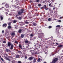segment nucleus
Here are the masks:
<instances>
[{"label":"nucleus","instance_id":"56","mask_svg":"<svg viewBox=\"0 0 63 63\" xmlns=\"http://www.w3.org/2000/svg\"><path fill=\"white\" fill-rule=\"evenodd\" d=\"M30 63H32V62H30Z\"/></svg>","mask_w":63,"mask_h":63},{"label":"nucleus","instance_id":"57","mask_svg":"<svg viewBox=\"0 0 63 63\" xmlns=\"http://www.w3.org/2000/svg\"><path fill=\"white\" fill-rule=\"evenodd\" d=\"M15 28H17V27H15Z\"/></svg>","mask_w":63,"mask_h":63},{"label":"nucleus","instance_id":"23","mask_svg":"<svg viewBox=\"0 0 63 63\" xmlns=\"http://www.w3.org/2000/svg\"><path fill=\"white\" fill-rule=\"evenodd\" d=\"M3 43H4V44H5L6 43V41L4 40L3 41Z\"/></svg>","mask_w":63,"mask_h":63},{"label":"nucleus","instance_id":"55","mask_svg":"<svg viewBox=\"0 0 63 63\" xmlns=\"http://www.w3.org/2000/svg\"><path fill=\"white\" fill-rule=\"evenodd\" d=\"M56 44H57V45H58V43H56Z\"/></svg>","mask_w":63,"mask_h":63},{"label":"nucleus","instance_id":"45","mask_svg":"<svg viewBox=\"0 0 63 63\" xmlns=\"http://www.w3.org/2000/svg\"><path fill=\"white\" fill-rule=\"evenodd\" d=\"M36 2H38L39 1V0H36Z\"/></svg>","mask_w":63,"mask_h":63},{"label":"nucleus","instance_id":"50","mask_svg":"<svg viewBox=\"0 0 63 63\" xmlns=\"http://www.w3.org/2000/svg\"><path fill=\"white\" fill-rule=\"evenodd\" d=\"M18 16V15H16V17H17Z\"/></svg>","mask_w":63,"mask_h":63},{"label":"nucleus","instance_id":"58","mask_svg":"<svg viewBox=\"0 0 63 63\" xmlns=\"http://www.w3.org/2000/svg\"><path fill=\"white\" fill-rule=\"evenodd\" d=\"M43 8V7H42L41 8V9H42Z\"/></svg>","mask_w":63,"mask_h":63},{"label":"nucleus","instance_id":"5","mask_svg":"<svg viewBox=\"0 0 63 63\" xmlns=\"http://www.w3.org/2000/svg\"><path fill=\"white\" fill-rule=\"evenodd\" d=\"M11 45V43L10 42H9L8 43V47H10Z\"/></svg>","mask_w":63,"mask_h":63},{"label":"nucleus","instance_id":"37","mask_svg":"<svg viewBox=\"0 0 63 63\" xmlns=\"http://www.w3.org/2000/svg\"><path fill=\"white\" fill-rule=\"evenodd\" d=\"M0 58V59L2 60V61H4V60L3 59V58H1V57Z\"/></svg>","mask_w":63,"mask_h":63},{"label":"nucleus","instance_id":"36","mask_svg":"<svg viewBox=\"0 0 63 63\" xmlns=\"http://www.w3.org/2000/svg\"><path fill=\"white\" fill-rule=\"evenodd\" d=\"M25 23H26V24H28V23H29V22H25Z\"/></svg>","mask_w":63,"mask_h":63},{"label":"nucleus","instance_id":"48","mask_svg":"<svg viewBox=\"0 0 63 63\" xmlns=\"http://www.w3.org/2000/svg\"><path fill=\"white\" fill-rule=\"evenodd\" d=\"M27 56H25V59H27Z\"/></svg>","mask_w":63,"mask_h":63},{"label":"nucleus","instance_id":"38","mask_svg":"<svg viewBox=\"0 0 63 63\" xmlns=\"http://www.w3.org/2000/svg\"><path fill=\"white\" fill-rule=\"evenodd\" d=\"M4 31L3 30L2 31V33H4Z\"/></svg>","mask_w":63,"mask_h":63},{"label":"nucleus","instance_id":"13","mask_svg":"<svg viewBox=\"0 0 63 63\" xmlns=\"http://www.w3.org/2000/svg\"><path fill=\"white\" fill-rule=\"evenodd\" d=\"M16 22H17V21H16V20H14L13 21L14 23H16Z\"/></svg>","mask_w":63,"mask_h":63},{"label":"nucleus","instance_id":"35","mask_svg":"<svg viewBox=\"0 0 63 63\" xmlns=\"http://www.w3.org/2000/svg\"><path fill=\"white\" fill-rule=\"evenodd\" d=\"M30 36L31 37H33V34H31L30 35Z\"/></svg>","mask_w":63,"mask_h":63},{"label":"nucleus","instance_id":"11","mask_svg":"<svg viewBox=\"0 0 63 63\" xmlns=\"http://www.w3.org/2000/svg\"><path fill=\"white\" fill-rule=\"evenodd\" d=\"M6 8H9V5L6 4V5H5Z\"/></svg>","mask_w":63,"mask_h":63},{"label":"nucleus","instance_id":"51","mask_svg":"<svg viewBox=\"0 0 63 63\" xmlns=\"http://www.w3.org/2000/svg\"><path fill=\"white\" fill-rule=\"evenodd\" d=\"M43 63H46V62H44Z\"/></svg>","mask_w":63,"mask_h":63},{"label":"nucleus","instance_id":"31","mask_svg":"<svg viewBox=\"0 0 63 63\" xmlns=\"http://www.w3.org/2000/svg\"><path fill=\"white\" fill-rule=\"evenodd\" d=\"M15 43H16V44H18V42H17V41H15Z\"/></svg>","mask_w":63,"mask_h":63},{"label":"nucleus","instance_id":"44","mask_svg":"<svg viewBox=\"0 0 63 63\" xmlns=\"http://www.w3.org/2000/svg\"><path fill=\"white\" fill-rule=\"evenodd\" d=\"M51 13H53V11H52V10H51Z\"/></svg>","mask_w":63,"mask_h":63},{"label":"nucleus","instance_id":"26","mask_svg":"<svg viewBox=\"0 0 63 63\" xmlns=\"http://www.w3.org/2000/svg\"><path fill=\"white\" fill-rule=\"evenodd\" d=\"M19 47H20V48H21V45L20 44L19 45Z\"/></svg>","mask_w":63,"mask_h":63},{"label":"nucleus","instance_id":"18","mask_svg":"<svg viewBox=\"0 0 63 63\" xmlns=\"http://www.w3.org/2000/svg\"><path fill=\"white\" fill-rule=\"evenodd\" d=\"M18 18L19 20H21V19H22V18H21V17H19Z\"/></svg>","mask_w":63,"mask_h":63},{"label":"nucleus","instance_id":"43","mask_svg":"<svg viewBox=\"0 0 63 63\" xmlns=\"http://www.w3.org/2000/svg\"><path fill=\"white\" fill-rule=\"evenodd\" d=\"M51 3H50L49 5V6H51Z\"/></svg>","mask_w":63,"mask_h":63},{"label":"nucleus","instance_id":"17","mask_svg":"<svg viewBox=\"0 0 63 63\" xmlns=\"http://www.w3.org/2000/svg\"><path fill=\"white\" fill-rule=\"evenodd\" d=\"M11 35L12 36H14V35H15V33L14 32H12V33Z\"/></svg>","mask_w":63,"mask_h":63},{"label":"nucleus","instance_id":"15","mask_svg":"<svg viewBox=\"0 0 63 63\" xmlns=\"http://www.w3.org/2000/svg\"><path fill=\"white\" fill-rule=\"evenodd\" d=\"M25 43H26V44H27V43H28V40H25Z\"/></svg>","mask_w":63,"mask_h":63},{"label":"nucleus","instance_id":"14","mask_svg":"<svg viewBox=\"0 0 63 63\" xmlns=\"http://www.w3.org/2000/svg\"><path fill=\"white\" fill-rule=\"evenodd\" d=\"M12 28V27L10 26H9L8 27V29H11Z\"/></svg>","mask_w":63,"mask_h":63},{"label":"nucleus","instance_id":"1","mask_svg":"<svg viewBox=\"0 0 63 63\" xmlns=\"http://www.w3.org/2000/svg\"><path fill=\"white\" fill-rule=\"evenodd\" d=\"M58 60V58H55L53 60V61L51 63H56Z\"/></svg>","mask_w":63,"mask_h":63},{"label":"nucleus","instance_id":"6","mask_svg":"<svg viewBox=\"0 0 63 63\" xmlns=\"http://www.w3.org/2000/svg\"><path fill=\"white\" fill-rule=\"evenodd\" d=\"M13 47H14V46L13 44H11L10 49H13Z\"/></svg>","mask_w":63,"mask_h":63},{"label":"nucleus","instance_id":"52","mask_svg":"<svg viewBox=\"0 0 63 63\" xmlns=\"http://www.w3.org/2000/svg\"><path fill=\"white\" fill-rule=\"evenodd\" d=\"M4 45V44H2V46H3Z\"/></svg>","mask_w":63,"mask_h":63},{"label":"nucleus","instance_id":"64","mask_svg":"<svg viewBox=\"0 0 63 63\" xmlns=\"http://www.w3.org/2000/svg\"><path fill=\"white\" fill-rule=\"evenodd\" d=\"M10 57H11L9 56V58H10Z\"/></svg>","mask_w":63,"mask_h":63},{"label":"nucleus","instance_id":"2","mask_svg":"<svg viewBox=\"0 0 63 63\" xmlns=\"http://www.w3.org/2000/svg\"><path fill=\"white\" fill-rule=\"evenodd\" d=\"M44 36V34L43 33H41V35H40L39 36H38L39 38H41L42 39V38H43V37L42 36Z\"/></svg>","mask_w":63,"mask_h":63},{"label":"nucleus","instance_id":"49","mask_svg":"<svg viewBox=\"0 0 63 63\" xmlns=\"http://www.w3.org/2000/svg\"><path fill=\"white\" fill-rule=\"evenodd\" d=\"M45 9L46 10H48V8H45Z\"/></svg>","mask_w":63,"mask_h":63},{"label":"nucleus","instance_id":"29","mask_svg":"<svg viewBox=\"0 0 63 63\" xmlns=\"http://www.w3.org/2000/svg\"><path fill=\"white\" fill-rule=\"evenodd\" d=\"M51 20V18H49L48 19V21H50Z\"/></svg>","mask_w":63,"mask_h":63},{"label":"nucleus","instance_id":"60","mask_svg":"<svg viewBox=\"0 0 63 63\" xmlns=\"http://www.w3.org/2000/svg\"><path fill=\"white\" fill-rule=\"evenodd\" d=\"M10 18H9V19H8V20H10Z\"/></svg>","mask_w":63,"mask_h":63},{"label":"nucleus","instance_id":"61","mask_svg":"<svg viewBox=\"0 0 63 63\" xmlns=\"http://www.w3.org/2000/svg\"><path fill=\"white\" fill-rule=\"evenodd\" d=\"M1 56H0V58H1Z\"/></svg>","mask_w":63,"mask_h":63},{"label":"nucleus","instance_id":"20","mask_svg":"<svg viewBox=\"0 0 63 63\" xmlns=\"http://www.w3.org/2000/svg\"><path fill=\"white\" fill-rule=\"evenodd\" d=\"M33 25L34 26H36L37 25V24H36L35 23H34L33 24Z\"/></svg>","mask_w":63,"mask_h":63},{"label":"nucleus","instance_id":"46","mask_svg":"<svg viewBox=\"0 0 63 63\" xmlns=\"http://www.w3.org/2000/svg\"><path fill=\"white\" fill-rule=\"evenodd\" d=\"M52 2H54V0H52Z\"/></svg>","mask_w":63,"mask_h":63},{"label":"nucleus","instance_id":"41","mask_svg":"<svg viewBox=\"0 0 63 63\" xmlns=\"http://www.w3.org/2000/svg\"><path fill=\"white\" fill-rule=\"evenodd\" d=\"M58 22H61V20H59L58 21Z\"/></svg>","mask_w":63,"mask_h":63},{"label":"nucleus","instance_id":"7","mask_svg":"<svg viewBox=\"0 0 63 63\" xmlns=\"http://www.w3.org/2000/svg\"><path fill=\"white\" fill-rule=\"evenodd\" d=\"M7 25V24H5L3 25V27H6Z\"/></svg>","mask_w":63,"mask_h":63},{"label":"nucleus","instance_id":"33","mask_svg":"<svg viewBox=\"0 0 63 63\" xmlns=\"http://www.w3.org/2000/svg\"><path fill=\"white\" fill-rule=\"evenodd\" d=\"M44 6L45 8V9H46V8H47V5H45Z\"/></svg>","mask_w":63,"mask_h":63},{"label":"nucleus","instance_id":"63","mask_svg":"<svg viewBox=\"0 0 63 63\" xmlns=\"http://www.w3.org/2000/svg\"><path fill=\"white\" fill-rule=\"evenodd\" d=\"M29 63V62H28V63Z\"/></svg>","mask_w":63,"mask_h":63},{"label":"nucleus","instance_id":"59","mask_svg":"<svg viewBox=\"0 0 63 63\" xmlns=\"http://www.w3.org/2000/svg\"><path fill=\"white\" fill-rule=\"evenodd\" d=\"M16 18H17V19H18V17H17Z\"/></svg>","mask_w":63,"mask_h":63},{"label":"nucleus","instance_id":"3","mask_svg":"<svg viewBox=\"0 0 63 63\" xmlns=\"http://www.w3.org/2000/svg\"><path fill=\"white\" fill-rule=\"evenodd\" d=\"M23 13V12H21L20 11H19L18 12V15H19L20 16H21V15H22V14Z\"/></svg>","mask_w":63,"mask_h":63},{"label":"nucleus","instance_id":"30","mask_svg":"<svg viewBox=\"0 0 63 63\" xmlns=\"http://www.w3.org/2000/svg\"><path fill=\"white\" fill-rule=\"evenodd\" d=\"M12 62H13V63H15V62H16V61L13 60L12 61Z\"/></svg>","mask_w":63,"mask_h":63},{"label":"nucleus","instance_id":"9","mask_svg":"<svg viewBox=\"0 0 63 63\" xmlns=\"http://www.w3.org/2000/svg\"><path fill=\"white\" fill-rule=\"evenodd\" d=\"M5 58L6 59V60H8L9 61H11V60L10 59H9L8 58L6 57H5Z\"/></svg>","mask_w":63,"mask_h":63},{"label":"nucleus","instance_id":"34","mask_svg":"<svg viewBox=\"0 0 63 63\" xmlns=\"http://www.w3.org/2000/svg\"><path fill=\"white\" fill-rule=\"evenodd\" d=\"M18 63H21V62L20 61H18L17 62Z\"/></svg>","mask_w":63,"mask_h":63},{"label":"nucleus","instance_id":"12","mask_svg":"<svg viewBox=\"0 0 63 63\" xmlns=\"http://www.w3.org/2000/svg\"><path fill=\"white\" fill-rule=\"evenodd\" d=\"M22 31V30L21 29H20L18 31V32L19 33H20L21 32V31Z\"/></svg>","mask_w":63,"mask_h":63},{"label":"nucleus","instance_id":"40","mask_svg":"<svg viewBox=\"0 0 63 63\" xmlns=\"http://www.w3.org/2000/svg\"><path fill=\"white\" fill-rule=\"evenodd\" d=\"M38 6H39V7H40V6H41V4H39L38 5Z\"/></svg>","mask_w":63,"mask_h":63},{"label":"nucleus","instance_id":"54","mask_svg":"<svg viewBox=\"0 0 63 63\" xmlns=\"http://www.w3.org/2000/svg\"><path fill=\"white\" fill-rule=\"evenodd\" d=\"M35 54H37L38 53H37V52H36L35 53Z\"/></svg>","mask_w":63,"mask_h":63},{"label":"nucleus","instance_id":"19","mask_svg":"<svg viewBox=\"0 0 63 63\" xmlns=\"http://www.w3.org/2000/svg\"><path fill=\"white\" fill-rule=\"evenodd\" d=\"M21 12L23 13V12H24V9H21Z\"/></svg>","mask_w":63,"mask_h":63},{"label":"nucleus","instance_id":"22","mask_svg":"<svg viewBox=\"0 0 63 63\" xmlns=\"http://www.w3.org/2000/svg\"><path fill=\"white\" fill-rule=\"evenodd\" d=\"M11 23H12L11 22H9L8 23V25L9 26L11 25Z\"/></svg>","mask_w":63,"mask_h":63},{"label":"nucleus","instance_id":"28","mask_svg":"<svg viewBox=\"0 0 63 63\" xmlns=\"http://www.w3.org/2000/svg\"><path fill=\"white\" fill-rule=\"evenodd\" d=\"M60 25H58L56 26V27H60Z\"/></svg>","mask_w":63,"mask_h":63},{"label":"nucleus","instance_id":"39","mask_svg":"<svg viewBox=\"0 0 63 63\" xmlns=\"http://www.w3.org/2000/svg\"><path fill=\"white\" fill-rule=\"evenodd\" d=\"M63 18V17L62 16L60 18V19H62Z\"/></svg>","mask_w":63,"mask_h":63},{"label":"nucleus","instance_id":"53","mask_svg":"<svg viewBox=\"0 0 63 63\" xmlns=\"http://www.w3.org/2000/svg\"><path fill=\"white\" fill-rule=\"evenodd\" d=\"M43 3H45V1H43Z\"/></svg>","mask_w":63,"mask_h":63},{"label":"nucleus","instance_id":"10","mask_svg":"<svg viewBox=\"0 0 63 63\" xmlns=\"http://www.w3.org/2000/svg\"><path fill=\"white\" fill-rule=\"evenodd\" d=\"M36 59H34V60L33 61V62L34 63H35V62H36Z\"/></svg>","mask_w":63,"mask_h":63},{"label":"nucleus","instance_id":"24","mask_svg":"<svg viewBox=\"0 0 63 63\" xmlns=\"http://www.w3.org/2000/svg\"><path fill=\"white\" fill-rule=\"evenodd\" d=\"M6 51H7V52H9V49H6Z\"/></svg>","mask_w":63,"mask_h":63},{"label":"nucleus","instance_id":"4","mask_svg":"<svg viewBox=\"0 0 63 63\" xmlns=\"http://www.w3.org/2000/svg\"><path fill=\"white\" fill-rule=\"evenodd\" d=\"M33 57H30L28 59L29 60L31 61V60H33Z\"/></svg>","mask_w":63,"mask_h":63},{"label":"nucleus","instance_id":"8","mask_svg":"<svg viewBox=\"0 0 63 63\" xmlns=\"http://www.w3.org/2000/svg\"><path fill=\"white\" fill-rule=\"evenodd\" d=\"M0 19L1 20H2L3 19V16H2L1 15L0 16Z\"/></svg>","mask_w":63,"mask_h":63},{"label":"nucleus","instance_id":"47","mask_svg":"<svg viewBox=\"0 0 63 63\" xmlns=\"http://www.w3.org/2000/svg\"><path fill=\"white\" fill-rule=\"evenodd\" d=\"M19 52L20 53H21V51H19Z\"/></svg>","mask_w":63,"mask_h":63},{"label":"nucleus","instance_id":"16","mask_svg":"<svg viewBox=\"0 0 63 63\" xmlns=\"http://www.w3.org/2000/svg\"><path fill=\"white\" fill-rule=\"evenodd\" d=\"M21 37L22 38H23L24 37V35L23 34H22L21 35Z\"/></svg>","mask_w":63,"mask_h":63},{"label":"nucleus","instance_id":"25","mask_svg":"<svg viewBox=\"0 0 63 63\" xmlns=\"http://www.w3.org/2000/svg\"><path fill=\"white\" fill-rule=\"evenodd\" d=\"M40 58H39L37 60V61H38V62H40Z\"/></svg>","mask_w":63,"mask_h":63},{"label":"nucleus","instance_id":"21","mask_svg":"<svg viewBox=\"0 0 63 63\" xmlns=\"http://www.w3.org/2000/svg\"><path fill=\"white\" fill-rule=\"evenodd\" d=\"M62 47V45H61L58 46V47Z\"/></svg>","mask_w":63,"mask_h":63},{"label":"nucleus","instance_id":"27","mask_svg":"<svg viewBox=\"0 0 63 63\" xmlns=\"http://www.w3.org/2000/svg\"><path fill=\"white\" fill-rule=\"evenodd\" d=\"M19 57V55H17L16 56V58H18Z\"/></svg>","mask_w":63,"mask_h":63},{"label":"nucleus","instance_id":"32","mask_svg":"<svg viewBox=\"0 0 63 63\" xmlns=\"http://www.w3.org/2000/svg\"><path fill=\"white\" fill-rule=\"evenodd\" d=\"M48 27V28L50 29V28H52V27L51 26H49Z\"/></svg>","mask_w":63,"mask_h":63},{"label":"nucleus","instance_id":"42","mask_svg":"<svg viewBox=\"0 0 63 63\" xmlns=\"http://www.w3.org/2000/svg\"><path fill=\"white\" fill-rule=\"evenodd\" d=\"M55 7H54V8H53V10H55Z\"/></svg>","mask_w":63,"mask_h":63},{"label":"nucleus","instance_id":"62","mask_svg":"<svg viewBox=\"0 0 63 63\" xmlns=\"http://www.w3.org/2000/svg\"><path fill=\"white\" fill-rule=\"evenodd\" d=\"M55 4H57V3H55Z\"/></svg>","mask_w":63,"mask_h":63}]
</instances>
